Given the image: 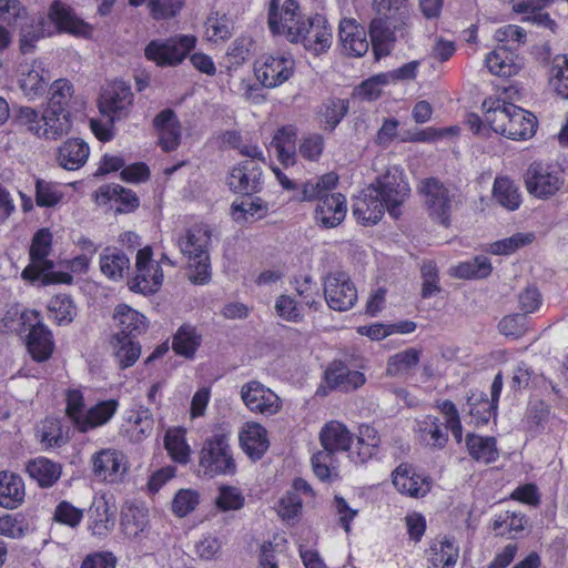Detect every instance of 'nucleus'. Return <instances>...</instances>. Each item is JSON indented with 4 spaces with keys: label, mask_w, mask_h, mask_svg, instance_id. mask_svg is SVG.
Masks as SVG:
<instances>
[{
    "label": "nucleus",
    "mask_w": 568,
    "mask_h": 568,
    "mask_svg": "<svg viewBox=\"0 0 568 568\" xmlns=\"http://www.w3.org/2000/svg\"><path fill=\"white\" fill-rule=\"evenodd\" d=\"M348 112V101L337 98L327 99L321 108L320 114L333 131Z\"/></svg>",
    "instance_id": "obj_48"
},
{
    "label": "nucleus",
    "mask_w": 568,
    "mask_h": 568,
    "mask_svg": "<svg viewBox=\"0 0 568 568\" xmlns=\"http://www.w3.org/2000/svg\"><path fill=\"white\" fill-rule=\"evenodd\" d=\"M71 114H49V111L43 112L41 121H43L41 136L47 140H57L65 135L71 130Z\"/></svg>",
    "instance_id": "obj_45"
},
{
    "label": "nucleus",
    "mask_w": 568,
    "mask_h": 568,
    "mask_svg": "<svg viewBox=\"0 0 568 568\" xmlns=\"http://www.w3.org/2000/svg\"><path fill=\"white\" fill-rule=\"evenodd\" d=\"M89 518L90 528L95 536H105L115 525V511L103 497L93 500L89 509Z\"/></svg>",
    "instance_id": "obj_30"
},
{
    "label": "nucleus",
    "mask_w": 568,
    "mask_h": 568,
    "mask_svg": "<svg viewBox=\"0 0 568 568\" xmlns=\"http://www.w3.org/2000/svg\"><path fill=\"white\" fill-rule=\"evenodd\" d=\"M73 93V85L68 80H55L50 87V98L45 111H49V114H71L70 104Z\"/></svg>",
    "instance_id": "obj_31"
},
{
    "label": "nucleus",
    "mask_w": 568,
    "mask_h": 568,
    "mask_svg": "<svg viewBox=\"0 0 568 568\" xmlns=\"http://www.w3.org/2000/svg\"><path fill=\"white\" fill-rule=\"evenodd\" d=\"M402 24L395 23L392 17H376L369 24V37L376 60L388 55L396 42V31Z\"/></svg>",
    "instance_id": "obj_15"
},
{
    "label": "nucleus",
    "mask_w": 568,
    "mask_h": 568,
    "mask_svg": "<svg viewBox=\"0 0 568 568\" xmlns=\"http://www.w3.org/2000/svg\"><path fill=\"white\" fill-rule=\"evenodd\" d=\"M20 88L27 97L33 98L43 92L44 80L38 70L32 69L28 73L22 74Z\"/></svg>",
    "instance_id": "obj_64"
},
{
    "label": "nucleus",
    "mask_w": 568,
    "mask_h": 568,
    "mask_svg": "<svg viewBox=\"0 0 568 568\" xmlns=\"http://www.w3.org/2000/svg\"><path fill=\"white\" fill-rule=\"evenodd\" d=\"M111 345L113 355L122 369L134 365L141 355L140 344L125 335L114 334L111 338Z\"/></svg>",
    "instance_id": "obj_34"
},
{
    "label": "nucleus",
    "mask_w": 568,
    "mask_h": 568,
    "mask_svg": "<svg viewBox=\"0 0 568 568\" xmlns=\"http://www.w3.org/2000/svg\"><path fill=\"white\" fill-rule=\"evenodd\" d=\"M98 197L106 201H115L120 203L116 207L119 213H129L139 207V199L136 194L129 189H125L119 184H106L99 187Z\"/></svg>",
    "instance_id": "obj_33"
},
{
    "label": "nucleus",
    "mask_w": 568,
    "mask_h": 568,
    "mask_svg": "<svg viewBox=\"0 0 568 568\" xmlns=\"http://www.w3.org/2000/svg\"><path fill=\"white\" fill-rule=\"evenodd\" d=\"M202 343V335L191 324L179 327L172 339V349L185 358H193Z\"/></svg>",
    "instance_id": "obj_32"
},
{
    "label": "nucleus",
    "mask_w": 568,
    "mask_h": 568,
    "mask_svg": "<svg viewBox=\"0 0 568 568\" xmlns=\"http://www.w3.org/2000/svg\"><path fill=\"white\" fill-rule=\"evenodd\" d=\"M240 443L243 450L253 460L261 459L270 446L266 429L257 423L247 424L240 435Z\"/></svg>",
    "instance_id": "obj_24"
},
{
    "label": "nucleus",
    "mask_w": 568,
    "mask_h": 568,
    "mask_svg": "<svg viewBox=\"0 0 568 568\" xmlns=\"http://www.w3.org/2000/svg\"><path fill=\"white\" fill-rule=\"evenodd\" d=\"M164 446L171 457L181 464H185L189 460L190 448L183 438L174 435L166 434L164 438Z\"/></svg>",
    "instance_id": "obj_63"
},
{
    "label": "nucleus",
    "mask_w": 568,
    "mask_h": 568,
    "mask_svg": "<svg viewBox=\"0 0 568 568\" xmlns=\"http://www.w3.org/2000/svg\"><path fill=\"white\" fill-rule=\"evenodd\" d=\"M216 506L222 510H237L244 505V497L239 488L233 486H222L216 497Z\"/></svg>",
    "instance_id": "obj_57"
},
{
    "label": "nucleus",
    "mask_w": 568,
    "mask_h": 568,
    "mask_svg": "<svg viewBox=\"0 0 568 568\" xmlns=\"http://www.w3.org/2000/svg\"><path fill=\"white\" fill-rule=\"evenodd\" d=\"M205 36L209 41H225L231 38V22L230 19L223 14L219 16L217 12L211 13L205 20Z\"/></svg>",
    "instance_id": "obj_49"
},
{
    "label": "nucleus",
    "mask_w": 568,
    "mask_h": 568,
    "mask_svg": "<svg viewBox=\"0 0 568 568\" xmlns=\"http://www.w3.org/2000/svg\"><path fill=\"white\" fill-rule=\"evenodd\" d=\"M133 7L146 4L149 14L156 21L169 20L180 14L185 0H129Z\"/></svg>",
    "instance_id": "obj_38"
},
{
    "label": "nucleus",
    "mask_w": 568,
    "mask_h": 568,
    "mask_svg": "<svg viewBox=\"0 0 568 568\" xmlns=\"http://www.w3.org/2000/svg\"><path fill=\"white\" fill-rule=\"evenodd\" d=\"M27 473L40 487L48 488L59 480L62 467L45 457H38L28 463Z\"/></svg>",
    "instance_id": "obj_29"
},
{
    "label": "nucleus",
    "mask_w": 568,
    "mask_h": 568,
    "mask_svg": "<svg viewBox=\"0 0 568 568\" xmlns=\"http://www.w3.org/2000/svg\"><path fill=\"white\" fill-rule=\"evenodd\" d=\"M26 497L24 483L16 473L0 471V506L7 509H16L22 505Z\"/></svg>",
    "instance_id": "obj_22"
},
{
    "label": "nucleus",
    "mask_w": 568,
    "mask_h": 568,
    "mask_svg": "<svg viewBox=\"0 0 568 568\" xmlns=\"http://www.w3.org/2000/svg\"><path fill=\"white\" fill-rule=\"evenodd\" d=\"M493 195L501 206L509 211L517 210L521 203L518 186L507 176H498L495 179Z\"/></svg>",
    "instance_id": "obj_39"
},
{
    "label": "nucleus",
    "mask_w": 568,
    "mask_h": 568,
    "mask_svg": "<svg viewBox=\"0 0 568 568\" xmlns=\"http://www.w3.org/2000/svg\"><path fill=\"white\" fill-rule=\"evenodd\" d=\"M419 359L420 351L413 347L396 353L387 362L386 374L392 377L406 375L419 363Z\"/></svg>",
    "instance_id": "obj_44"
},
{
    "label": "nucleus",
    "mask_w": 568,
    "mask_h": 568,
    "mask_svg": "<svg viewBox=\"0 0 568 568\" xmlns=\"http://www.w3.org/2000/svg\"><path fill=\"white\" fill-rule=\"evenodd\" d=\"M45 20L40 18L37 22L22 26L20 29V51L23 54L30 53L34 49V43L45 37Z\"/></svg>",
    "instance_id": "obj_52"
},
{
    "label": "nucleus",
    "mask_w": 568,
    "mask_h": 568,
    "mask_svg": "<svg viewBox=\"0 0 568 568\" xmlns=\"http://www.w3.org/2000/svg\"><path fill=\"white\" fill-rule=\"evenodd\" d=\"M82 517L83 510L65 500L61 501L54 511V519L70 527H77L81 523Z\"/></svg>",
    "instance_id": "obj_61"
},
{
    "label": "nucleus",
    "mask_w": 568,
    "mask_h": 568,
    "mask_svg": "<svg viewBox=\"0 0 568 568\" xmlns=\"http://www.w3.org/2000/svg\"><path fill=\"white\" fill-rule=\"evenodd\" d=\"M486 121L496 133L511 140L531 138L537 125L536 116L532 113L499 100L487 109Z\"/></svg>",
    "instance_id": "obj_2"
},
{
    "label": "nucleus",
    "mask_w": 568,
    "mask_h": 568,
    "mask_svg": "<svg viewBox=\"0 0 568 568\" xmlns=\"http://www.w3.org/2000/svg\"><path fill=\"white\" fill-rule=\"evenodd\" d=\"M211 241V231L207 229H192L187 230L185 237L179 240V247L182 254L187 255L189 258L194 257L196 254L201 255L207 253V245Z\"/></svg>",
    "instance_id": "obj_42"
},
{
    "label": "nucleus",
    "mask_w": 568,
    "mask_h": 568,
    "mask_svg": "<svg viewBox=\"0 0 568 568\" xmlns=\"http://www.w3.org/2000/svg\"><path fill=\"white\" fill-rule=\"evenodd\" d=\"M547 416L548 409L544 402L537 400L531 403L526 414L527 429L532 434H538Z\"/></svg>",
    "instance_id": "obj_60"
},
{
    "label": "nucleus",
    "mask_w": 568,
    "mask_h": 568,
    "mask_svg": "<svg viewBox=\"0 0 568 568\" xmlns=\"http://www.w3.org/2000/svg\"><path fill=\"white\" fill-rule=\"evenodd\" d=\"M28 18L27 8L20 0H0V21L16 26Z\"/></svg>",
    "instance_id": "obj_55"
},
{
    "label": "nucleus",
    "mask_w": 568,
    "mask_h": 568,
    "mask_svg": "<svg viewBox=\"0 0 568 568\" xmlns=\"http://www.w3.org/2000/svg\"><path fill=\"white\" fill-rule=\"evenodd\" d=\"M288 40L294 43L301 42L306 50L318 54L331 47L332 30L324 16L315 14L304 20L296 31L291 32Z\"/></svg>",
    "instance_id": "obj_9"
},
{
    "label": "nucleus",
    "mask_w": 568,
    "mask_h": 568,
    "mask_svg": "<svg viewBox=\"0 0 568 568\" xmlns=\"http://www.w3.org/2000/svg\"><path fill=\"white\" fill-rule=\"evenodd\" d=\"M227 184L233 192L246 196L258 193L263 189L262 169L253 160L242 161L230 172Z\"/></svg>",
    "instance_id": "obj_14"
},
{
    "label": "nucleus",
    "mask_w": 568,
    "mask_h": 568,
    "mask_svg": "<svg viewBox=\"0 0 568 568\" xmlns=\"http://www.w3.org/2000/svg\"><path fill=\"white\" fill-rule=\"evenodd\" d=\"M325 381L331 388L352 392L366 382L365 375L358 371H351L343 362L334 361L325 371Z\"/></svg>",
    "instance_id": "obj_19"
},
{
    "label": "nucleus",
    "mask_w": 568,
    "mask_h": 568,
    "mask_svg": "<svg viewBox=\"0 0 568 568\" xmlns=\"http://www.w3.org/2000/svg\"><path fill=\"white\" fill-rule=\"evenodd\" d=\"M469 415L476 426L485 425L489 422L491 415L496 414L497 406L489 402L487 395L481 393L479 396L473 394L467 398Z\"/></svg>",
    "instance_id": "obj_47"
},
{
    "label": "nucleus",
    "mask_w": 568,
    "mask_h": 568,
    "mask_svg": "<svg viewBox=\"0 0 568 568\" xmlns=\"http://www.w3.org/2000/svg\"><path fill=\"white\" fill-rule=\"evenodd\" d=\"M31 531V521L22 513L0 516V535L12 539H21Z\"/></svg>",
    "instance_id": "obj_43"
},
{
    "label": "nucleus",
    "mask_w": 568,
    "mask_h": 568,
    "mask_svg": "<svg viewBox=\"0 0 568 568\" xmlns=\"http://www.w3.org/2000/svg\"><path fill=\"white\" fill-rule=\"evenodd\" d=\"M89 145L80 139H69L58 151V162L65 170H78L89 158Z\"/></svg>",
    "instance_id": "obj_25"
},
{
    "label": "nucleus",
    "mask_w": 568,
    "mask_h": 568,
    "mask_svg": "<svg viewBox=\"0 0 568 568\" xmlns=\"http://www.w3.org/2000/svg\"><path fill=\"white\" fill-rule=\"evenodd\" d=\"M131 90L129 87L120 83L115 85L112 92L104 94L100 102V111L110 116L113 122L126 115V104L131 103Z\"/></svg>",
    "instance_id": "obj_27"
},
{
    "label": "nucleus",
    "mask_w": 568,
    "mask_h": 568,
    "mask_svg": "<svg viewBox=\"0 0 568 568\" xmlns=\"http://www.w3.org/2000/svg\"><path fill=\"white\" fill-rule=\"evenodd\" d=\"M339 40L344 50L354 57H363L369 48L366 31L353 19H343L339 22Z\"/></svg>",
    "instance_id": "obj_21"
},
{
    "label": "nucleus",
    "mask_w": 568,
    "mask_h": 568,
    "mask_svg": "<svg viewBox=\"0 0 568 568\" xmlns=\"http://www.w3.org/2000/svg\"><path fill=\"white\" fill-rule=\"evenodd\" d=\"M118 408V402L114 399L104 400L91 407L80 423V432L87 433L90 429L108 423Z\"/></svg>",
    "instance_id": "obj_41"
},
{
    "label": "nucleus",
    "mask_w": 568,
    "mask_h": 568,
    "mask_svg": "<svg viewBox=\"0 0 568 568\" xmlns=\"http://www.w3.org/2000/svg\"><path fill=\"white\" fill-rule=\"evenodd\" d=\"M525 184L531 195L548 199L562 186V172L556 166L534 162L525 173Z\"/></svg>",
    "instance_id": "obj_10"
},
{
    "label": "nucleus",
    "mask_w": 568,
    "mask_h": 568,
    "mask_svg": "<svg viewBox=\"0 0 568 568\" xmlns=\"http://www.w3.org/2000/svg\"><path fill=\"white\" fill-rule=\"evenodd\" d=\"M466 446L469 455L477 462L490 464L497 460L499 453L495 437H481L475 434L466 436Z\"/></svg>",
    "instance_id": "obj_35"
},
{
    "label": "nucleus",
    "mask_w": 568,
    "mask_h": 568,
    "mask_svg": "<svg viewBox=\"0 0 568 568\" xmlns=\"http://www.w3.org/2000/svg\"><path fill=\"white\" fill-rule=\"evenodd\" d=\"M527 320L525 314L505 316L498 324L499 332L509 337L518 338L526 332Z\"/></svg>",
    "instance_id": "obj_59"
},
{
    "label": "nucleus",
    "mask_w": 568,
    "mask_h": 568,
    "mask_svg": "<svg viewBox=\"0 0 568 568\" xmlns=\"http://www.w3.org/2000/svg\"><path fill=\"white\" fill-rule=\"evenodd\" d=\"M386 203L377 195L376 189L366 187L353 206V214L363 224H376L384 215Z\"/></svg>",
    "instance_id": "obj_20"
},
{
    "label": "nucleus",
    "mask_w": 568,
    "mask_h": 568,
    "mask_svg": "<svg viewBox=\"0 0 568 568\" xmlns=\"http://www.w3.org/2000/svg\"><path fill=\"white\" fill-rule=\"evenodd\" d=\"M346 212V199L342 193L326 194L317 204L315 219L322 226L333 229L344 221Z\"/></svg>",
    "instance_id": "obj_18"
},
{
    "label": "nucleus",
    "mask_w": 568,
    "mask_h": 568,
    "mask_svg": "<svg viewBox=\"0 0 568 568\" xmlns=\"http://www.w3.org/2000/svg\"><path fill=\"white\" fill-rule=\"evenodd\" d=\"M48 308L58 325H69L77 316V306L72 298L65 294L53 296Z\"/></svg>",
    "instance_id": "obj_46"
},
{
    "label": "nucleus",
    "mask_w": 568,
    "mask_h": 568,
    "mask_svg": "<svg viewBox=\"0 0 568 568\" xmlns=\"http://www.w3.org/2000/svg\"><path fill=\"white\" fill-rule=\"evenodd\" d=\"M27 347L34 361L49 359L54 347L51 332L42 324L34 325L28 334Z\"/></svg>",
    "instance_id": "obj_28"
},
{
    "label": "nucleus",
    "mask_w": 568,
    "mask_h": 568,
    "mask_svg": "<svg viewBox=\"0 0 568 568\" xmlns=\"http://www.w3.org/2000/svg\"><path fill=\"white\" fill-rule=\"evenodd\" d=\"M199 465L210 477L235 475L237 466L230 445V435L219 432L207 437L200 452Z\"/></svg>",
    "instance_id": "obj_5"
},
{
    "label": "nucleus",
    "mask_w": 568,
    "mask_h": 568,
    "mask_svg": "<svg viewBox=\"0 0 568 568\" xmlns=\"http://www.w3.org/2000/svg\"><path fill=\"white\" fill-rule=\"evenodd\" d=\"M123 455L114 449H102L91 458L92 471L95 478L109 483L121 479L126 471Z\"/></svg>",
    "instance_id": "obj_17"
},
{
    "label": "nucleus",
    "mask_w": 568,
    "mask_h": 568,
    "mask_svg": "<svg viewBox=\"0 0 568 568\" xmlns=\"http://www.w3.org/2000/svg\"><path fill=\"white\" fill-rule=\"evenodd\" d=\"M353 435L346 426L339 422H329L320 433V442L323 447L312 457L314 474L321 480H327L337 468L336 454L347 452L351 447Z\"/></svg>",
    "instance_id": "obj_3"
},
{
    "label": "nucleus",
    "mask_w": 568,
    "mask_h": 568,
    "mask_svg": "<svg viewBox=\"0 0 568 568\" xmlns=\"http://www.w3.org/2000/svg\"><path fill=\"white\" fill-rule=\"evenodd\" d=\"M63 197L62 192L53 182L42 179L36 181V203L40 207H53Z\"/></svg>",
    "instance_id": "obj_51"
},
{
    "label": "nucleus",
    "mask_w": 568,
    "mask_h": 568,
    "mask_svg": "<svg viewBox=\"0 0 568 568\" xmlns=\"http://www.w3.org/2000/svg\"><path fill=\"white\" fill-rule=\"evenodd\" d=\"M278 21L281 27V33L285 32L287 39L291 38V32L304 22L300 12V6L295 0H286L283 4L282 11L278 13Z\"/></svg>",
    "instance_id": "obj_50"
},
{
    "label": "nucleus",
    "mask_w": 568,
    "mask_h": 568,
    "mask_svg": "<svg viewBox=\"0 0 568 568\" xmlns=\"http://www.w3.org/2000/svg\"><path fill=\"white\" fill-rule=\"evenodd\" d=\"M420 273L423 278L422 296L424 298H428L435 293L440 292L438 270L433 261L424 262Z\"/></svg>",
    "instance_id": "obj_58"
},
{
    "label": "nucleus",
    "mask_w": 568,
    "mask_h": 568,
    "mask_svg": "<svg viewBox=\"0 0 568 568\" xmlns=\"http://www.w3.org/2000/svg\"><path fill=\"white\" fill-rule=\"evenodd\" d=\"M194 36H176L166 40H153L144 49L145 58L160 67L181 63L195 47Z\"/></svg>",
    "instance_id": "obj_7"
},
{
    "label": "nucleus",
    "mask_w": 568,
    "mask_h": 568,
    "mask_svg": "<svg viewBox=\"0 0 568 568\" xmlns=\"http://www.w3.org/2000/svg\"><path fill=\"white\" fill-rule=\"evenodd\" d=\"M369 187L376 189L377 195L386 203L387 212L392 217L398 219L402 215L400 206L409 196L410 189L399 166H388Z\"/></svg>",
    "instance_id": "obj_6"
},
{
    "label": "nucleus",
    "mask_w": 568,
    "mask_h": 568,
    "mask_svg": "<svg viewBox=\"0 0 568 568\" xmlns=\"http://www.w3.org/2000/svg\"><path fill=\"white\" fill-rule=\"evenodd\" d=\"M535 239L532 233H516L510 237L497 241L490 245L493 254H510L516 250L529 244Z\"/></svg>",
    "instance_id": "obj_54"
},
{
    "label": "nucleus",
    "mask_w": 568,
    "mask_h": 568,
    "mask_svg": "<svg viewBox=\"0 0 568 568\" xmlns=\"http://www.w3.org/2000/svg\"><path fill=\"white\" fill-rule=\"evenodd\" d=\"M114 320L118 323L120 332L116 334L134 338L145 332L148 327L146 317L128 305H119L115 308Z\"/></svg>",
    "instance_id": "obj_26"
},
{
    "label": "nucleus",
    "mask_w": 568,
    "mask_h": 568,
    "mask_svg": "<svg viewBox=\"0 0 568 568\" xmlns=\"http://www.w3.org/2000/svg\"><path fill=\"white\" fill-rule=\"evenodd\" d=\"M52 233L49 229L38 230L31 241L30 264L21 273L23 280L40 282L42 286L51 284H71L73 276L67 272L54 271V263L48 260L52 248Z\"/></svg>",
    "instance_id": "obj_1"
},
{
    "label": "nucleus",
    "mask_w": 568,
    "mask_h": 568,
    "mask_svg": "<svg viewBox=\"0 0 568 568\" xmlns=\"http://www.w3.org/2000/svg\"><path fill=\"white\" fill-rule=\"evenodd\" d=\"M130 267V258L118 248L105 247L100 255L101 272L111 280L122 278Z\"/></svg>",
    "instance_id": "obj_36"
},
{
    "label": "nucleus",
    "mask_w": 568,
    "mask_h": 568,
    "mask_svg": "<svg viewBox=\"0 0 568 568\" xmlns=\"http://www.w3.org/2000/svg\"><path fill=\"white\" fill-rule=\"evenodd\" d=\"M295 61L291 57L266 55L262 63L256 64L254 72L256 79L265 88H276L286 82L294 73Z\"/></svg>",
    "instance_id": "obj_13"
},
{
    "label": "nucleus",
    "mask_w": 568,
    "mask_h": 568,
    "mask_svg": "<svg viewBox=\"0 0 568 568\" xmlns=\"http://www.w3.org/2000/svg\"><path fill=\"white\" fill-rule=\"evenodd\" d=\"M241 398L251 412L265 416L278 413L282 407L280 397L257 381L242 386Z\"/></svg>",
    "instance_id": "obj_12"
},
{
    "label": "nucleus",
    "mask_w": 568,
    "mask_h": 568,
    "mask_svg": "<svg viewBox=\"0 0 568 568\" xmlns=\"http://www.w3.org/2000/svg\"><path fill=\"white\" fill-rule=\"evenodd\" d=\"M417 189L430 219L445 227L449 226L453 209L459 197L458 190L437 178L423 179Z\"/></svg>",
    "instance_id": "obj_4"
},
{
    "label": "nucleus",
    "mask_w": 568,
    "mask_h": 568,
    "mask_svg": "<svg viewBox=\"0 0 568 568\" xmlns=\"http://www.w3.org/2000/svg\"><path fill=\"white\" fill-rule=\"evenodd\" d=\"M324 150V139L320 134H310L300 144V154L310 161L317 160Z\"/></svg>",
    "instance_id": "obj_62"
},
{
    "label": "nucleus",
    "mask_w": 568,
    "mask_h": 568,
    "mask_svg": "<svg viewBox=\"0 0 568 568\" xmlns=\"http://www.w3.org/2000/svg\"><path fill=\"white\" fill-rule=\"evenodd\" d=\"M420 430L429 436L427 443L435 448H443L448 440L447 426L437 417L427 416L422 423Z\"/></svg>",
    "instance_id": "obj_53"
},
{
    "label": "nucleus",
    "mask_w": 568,
    "mask_h": 568,
    "mask_svg": "<svg viewBox=\"0 0 568 568\" xmlns=\"http://www.w3.org/2000/svg\"><path fill=\"white\" fill-rule=\"evenodd\" d=\"M199 504V494L192 489L179 490L172 501V511L179 516L184 517L195 509Z\"/></svg>",
    "instance_id": "obj_56"
},
{
    "label": "nucleus",
    "mask_w": 568,
    "mask_h": 568,
    "mask_svg": "<svg viewBox=\"0 0 568 568\" xmlns=\"http://www.w3.org/2000/svg\"><path fill=\"white\" fill-rule=\"evenodd\" d=\"M392 481L398 493L413 498L426 496L432 488L430 478L415 473L408 464H400L394 469Z\"/></svg>",
    "instance_id": "obj_16"
},
{
    "label": "nucleus",
    "mask_w": 568,
    "mask_h": 568,
    "mask_svg": "<svg viewBox=\"0 0 568 568\" xmlns=\"http://www.w3.org/2000/svg\"><path fill=\"white\" fill-rule=\"evenodd\" d=\"M324 296L332 310L345 312L355 305L357 290L346 273L334 272L325 277Z\"/></svg>",
    "instance_id": "obj_11"
},
{
    "label": "nucleus",
    "mask_w": 568,
    "mask_h": 568,
    "mask_svg": "<svg viewBox=\"0 0 568 568\" xmlns=\"http://www.w3.org/2000/svg\"><path fill=\"white\" fill-rule=\"evenodd\" d=\"M48 17L61 32L84 34L89 30L88 23L79 19L69 6L60 1H54L51 4Z\"/></svg>",
    "instance_id": "obj_23"
},
{
    "label": "nucleus",
    "mask_w": 568,
    "mask_h": 568,
    "mask_svg": "<svg viewBox=\"0 0 568 568\" xmlns=\"http://www.w3.org/2000/svg\"><path fill=\"white\" fill-rule=\"evenodd\" d=\"M429 561L434 568L442 565V568H454L459 557V548L448 538L435 540L429 549Z\"/></svg>",
    "instance_id": "obj_37"
},
{
    "label": "nucleus",
    "mask_w": 568,
    "mask_h": 568,
    "mask_svg": "<svg viewBox=\"0 0 568 568\" xmlns=\"http://www.w3.org/2000/svg\"><path fill=\"white\" fill-rule=\"evenodd\" d=\"M152 247L140 248L135 257V275L128 282L134 293L151 295L160 291L163 283V271L159 263L152 262Z\"/></svg>",
    "instance_id": "obj_8"
},
{
    "label": "nucleus",
    "mask_w": 568,
    "mask_h": 568,
    "mask_svg": "<svg viewBox=\"0 0 568 568\" xmlns=\"http://www.w3.org/2000/svg\"><path fill=\"white\" fill-rule=\"evenodd\" d=\"M552 1L554 0H523L515 3L513 9L517 13L530 12V16L526 17L525 20L555 31L557 27L556 22L548 13L541 12V9Z\"/></svg>",
    "instance_id": "obj_40"
}]
</instances>
